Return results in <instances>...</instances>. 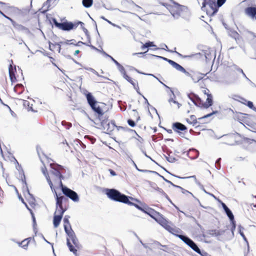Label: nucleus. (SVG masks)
Instances as JSON below:
<instances>
[{
    "label": "nucleus",
    "mask_w": 256,
    "mask_h": 256,
    "mask_svg": "<svg viewBox=\"0 0 256 256\" xmlns=\"http://www.w3.org/2000/svg\"><path fill=\"white\" fill-rule=\"evenodd\" d=\"M104 191L107 196L110 200L114 202L126 204L128 205L132 204L131 200L140 202V200L138 199L123 194L115 188H106Z\"/></svg>",
    "instance_id": "1"
},
{
    "label": "nucleus",
    "mask_w": 256,
    "mask_h": 256,
    "mask_svg": "<svg viewBox=\"0 0 256 256\" xmlns=\"http://www.w3.org/2000/svg\"><path fill=\"white\" fill-rule=\"evenodd\" d=\"M86 96L88 103L92 110L94 112L98 118L100 119V118L104 114L102 108L100 106L98 105V102L96 100L91 92H87V93L86 94Z\"/></svg>",
    "instance_id": "2"
},
{
    "label": "nucleus",
    "mask_w": 256,
    "mask_h": 256,
    "mask_svg": "<svg viewBox=\"0 0 256 256\" xmlns=\"http://www.w3.org/2000/svg\"><path fill=\"white\" fill-rule=\"evenodd\" d=\"M201 9L210 16H214L218 10L216 0H203Z\"/></svg>",
    "instance_id": "3"
},
{
    "label": "nucleus",
    "mask_w": 256,
    "mask_h": 256,
    "mask_svg": "<svg viewBox=\"0 0 256 256\" xmlns=\"http://www.w3.org/2000/svg\"><path fill=\"white\" fill-rule=\"evenodd\" d=\"M50 166L51 168L50 173L58 178H64V176L63 174H66V170H68V174H69L68 169L62 165L56 164L55 167H52V164Z\"/></svg>",
    "instance_id": "4"
},
{
    "label": "nucleus",
    "mask_w": 256,
    "mask_h": 256,
    "mask_svg": "<svg viewBox=\"0 0 256 256\" xmlns=\"http://www.w3.org/2000/svg\"><path fill=\"white\" fill-rule=\"evenodd\" d=\"M174 4L173 6H168L167 9L169 10L171 14L176 19H178L180 17L182 7L184 6L178 4L173 0H170Z\"/></svg>",
    "instance_id": "5"
},
{
    "label": "nucleus",
    "mask_w": 256,
    "mask_h": 256,
    "mask_svg": "<svg viewBox=\"0 0 256 256\" xmlns=\"http://www.w3.org/2000/svg\"><path fill=\"white\" fill-rule=\"evenodd\" d=\"M16 163H17V164H18V168H19L17 169L20 171V178L22 180V182L23 184V190L24 191L26 190L28 194L30 196V198H32L34 200H35V198H34V196L33 194H31L30 192V190H29V189H28V184L26 183V176H25V175H24V172L22 168V167L18 163V162L16 160Z\"/></svg>",
    "instance_id": "6"
},
{
    "label": "nucleus",
    "mask_w": 256,
    "mask_h": 256,
    "mask_svg": "<svg viewBox=\"0 0 256 256\" xmlns=\"http://www.w3.org/2000/svg\"><path fill=\"white\" fill-rule=\"evenodd\" d=\"M78 23L80 22H71L66 20L64 22H60V26L58 28L59 29L64 31H70L74 28H76L78 26Z\"/></svg>",
    "instance_id": "7"
},
{
    "label": "nucleus",
    "mask_w": 256,
    "mask_h": 256,
    "mask_svg": "<svg viewBox=\"0 0 256 256\" xmlns=\"http://www.w3.org/2000/svg\"><path fill=\"white\" fill-rule=\"evenodd\" d=\"M62 194L67 198H70L74 202H78L80 197L78 194L74 190L68 188L62 192Z\"/></svg>",
    "instance_id": "8"
},
{
    "label": "nucleus",
    "mask_w": 256,
    "mask_h": 256,
    "mask_svg": "<svg viewBox=\"0 0 256 256\" xmlns=\"http://www.w3.org/2000/svg\"><path fill=\"white\" fill-rule=\"evenodd\" d=\"M55 192V198L56 200V212H59L60 210H66V209L63 208L62 203L64 200H66V198L62 196L60 194L58 195L56 192L54 190Z\"/></svg>",
    "instance_id": "9"
},
{
    "label": "nucleus",
    "mask_w": 256,
    "mask_h": 256,
    "mask_svg": "<svg viewBox=\"0 0 256 256\" xmlns=\"http://www.w3.org/2000/svg\"><path fill=\"white\" fill-rule=\"evenodd\" d=\"M222 24L225 28L227 30L228 36L234 38L236 42L238 43V41L240 39V34L236 30L230 28L224 20H222Z\"/></svg>",
    "instance_id": "10"
},
{
    "label": "nucleus",
    "mask_w": 256,
    "mask_h": 256,
    "mask_svg": "<svg viewBox=\"0 0 256 256\" xmlns=\"http://www.w3.org/2000/svg\"><path fill=\"white\" fill-rule=\"evenodd\" d=\"M172 128L176 132L179 134L180 136L183 137L182 134V131L187 130V127L184 124L180 122H174L172 124Z\"/></svg>",
    "instance_id": "11"
},
{
    "label": "nucleus",
    "mask_w": 256,
    "mask_h": 256,
    "mask_svg": "<svg viewBox=\"0 0 256 256\" xmlns=\"http://www.w3.org/2000/svg\"><path fill=\"white\" fill-rule=\"evenodd\" d=\"M65 212L66 210H60L59 212H57L59 213L58 214H56V212H54L53 218V224L55 228L58 227L60 225Z\"/></svg>",
    "instance_id": "12"
},
{
    "label": "nucleus",
    "mask_w": 256,
    "mask_h": 256,
    "mask_svg": "<svg viewBox=\"0 0 256 256\" xmlns=\"http://www.w3.org/2000/svg\"><path fill=\"white\" fill-rule=\"evenodd\" d=\"M100 124L103 129L106 130V134H110L114 130V126L110 125V122H108V118H105L102 120Z\"/></svg>",
    "instance_id": "13"
},
{
    "label": "nucleus",
    "mask_w": 256,
    "mask_h": 256,
    "mask_svg": "<svg viewBox=\"0 0 256 256\" xmlns=\"http://www.w3.org/2000/svg\"><path fill=\"white\" fill-rule=\"evenodd\" d=\"M218 202L220 204L224 210V211L226 214L229 218L230 221H232L234 220V215L232 212V210L228 207V206L225 203L222 202L221 200H218Z\"/></svg>",
    "instance_id": "14"
},
{
    "label": "nucleus",
    "mask_w": 256,
    "mask_h": 256,
    "mask_svg": "<svg viewBox=\"0 0 256 256\" xmlns=\"http://www.w3.org/2000/svg\"><path fill=\"white\" fill-rule=\"evenodd\" d=\"M140 204H135L131 202L132 204H130V206H133L138 210H141L145 214H148L150 208H149L146 204L142 203L140 201L138 202Z\"/></svg>",
    "instance_id": "15"
},
{
    "label": "nucleus",
    "mask_w": 256,
    "mask_h": 256,
    "mask_svg": "<svg viewBox=\"0 0 256 256\" xmlns=\"http://www.w3.org/2000/svg\"><path fill=\"white\" fill-rule=\"evenodd\" d=\"M245 12L251 18L256 20V6L246 8Z\"/></svg>",
    "instance_id": "16"
},
{
    "label": "nucleus",
    "mask_w": 256,
    "mask_h": 256,
    "mask_svg": "<svg viewBox=\"0 0 256 256\" xmlns=\"http://www.w3.org/2000/svg\"><path fill=\"white\" fill-rule=\"evenodd\" d=\"M182 9H181L180 17H182L186 20H190L191 14L190 12L188 9V7L184 6L182 7Z\"/></svg>",
    "instance_id": "17"
},
{
    "label": "nucleus",
    "mask_w": 256,
    "mask_h": 256,
    "mask_svg": "<svg viewBox=\"0 0 256 256\" xmlns=\"http://www.w3.org/2000/svg\"><path fill=\"white\" fill-rule=\"evenodd\" d=\"M12 26H14V27L18 30V31H23L26 34H30V30H29V29L26 27H25L24 26L22 25V24H17L16 22H14V20H13V22H12Z\"/></svg>",
    "instance_id": "18"
},
{
    "label": "nucleus",
    "mask_w": 256,
    "mask_h": 256,
    "mask_svg": "<svg viewBox=\"0 0 256 256\" xmlns=\"http://www.w3.org/2000/svg\"><path fill=\"white\" fill-rule=\"evenodd\" d=\"M214 104L213 97L212 94H208L207 96V98L205 103L202 104L204 108H208L212 106Z\"/></svg>",
    "instance_id": "19"
},
{
    "label": "nucleus",
    "mask_w": 256,
    "mask_h": 256,
    "mask_svg": "<svg viewBox=\"0 0 256 256\" xmlns=\"http://www.w3.org/2000/svg\"><path fill=\"white\" fill-rule=\"evenodd\" d=\"M224 232V230H210L206 232V234L212 236H218L222 235Z\"/></svg>",
    "instance_id": "20"
},
{
    "label": "nucleus",
    "mask_w": 256,
    "mask_h": 256,
    "mask_svg": "<svg viewBox=\"0 0 256 256\" xmlns=\"http://www.w3.org/2000/svg\"><path fill=\"white\" fill-rule=\"evenodd\" d=\"M147 214H148L150 216L155 220H157L158 218L161 215V214L160 212L156 211L154 210L152 208H150Z\"/></svg>",
    "instance_id": "21"
},
{
    "label": "nucleus",
    "mask_w": 256,
    "mask_h": 256,
    "mask_svg": "<svg viewBox=\"0 0 256 256\" xmlns=\"http://www.w3.org/2000/svg\"><path fill=\"white\" fill-rule=\"evenodd\" d=\"M147 214H148L150 216L155 220H157L158 218L161 215V214L160 212L156 211L154 210L152 208H150Z\"/></svg>",
    "instance_id": "22"
},
{
    "label": "nucleus",
    "mask_w": 256,
    "mask_h": 256,
    "mask_svg": "<svg viewBox=\"0 0 256 256\" xmlns=\"http://www.w3.org/2000/svg\"><path fill=\"white\" fill-rule=\"evenodd\" d=\"M169 232L180 238V236L183 235V232L178 228H172Z\"/></svg>",
    "instance_id": "23"
},
{
    "label": "nucleus",
    "mask_w": 256,
    "mask_h": 256,
    "mask_svg": "<svg viewBox=\"0 0 256 256\" xmlns=\"http://www.w3.org/2000/svg\"><path fill=\"white\" fill-rule=\"evenodd\" d=\"M200 54H204L206 58V62H210L212 59V56L211 53L209 50H203L202 51V53H197L194 56L196 55H200Z\"/></svg>",
    "instance_id": "24"
},
{
    "label": "nucleus",
    "mask_w": 256,
    "mask_h": 256,
    "mask_svg": "<svg viewBox=\"0 0 256 256\" xmlns=\"http://www.w3.org/2000/svg\"><path fill=\"white\" fill-rule=\"evenodd\" d=\"M238 232H239V234L242 236V238H243L244 240L246 243V245H247V247H248V252H249V250H250V246H249V244H248V241L247 240V238H246V237L244 236V232H243L244 228L242 226L239 225L238 226Z\"/></svg>",
    "instance_id": "25"
},
{
    "label": "nucleus",
    "mask_w": 256,
    "mask_h": 256,
    "mask_svg": "<svg viewBox=\"0 0 256 256\" xmlns=\"http://www.w3.org/2000/svg\"><path fill=\"white\" fill-rule=\"evenodd\" d=\"M188 246L196 253L200 252V248H198L197 244L192 240Z\"/></svg>",
    "instance_id": "26"
},
{
    "label": "nucleus",
    "mask_w": 256,
    "mask_h": 256,
    "mask_svg": "<svg viewBox=\"0 0 256 256\" xmlns=\"http://www.w3.org/2000/svg\"><path fill=\"white\" fill-rule=\"evenodd\" d=\"M64 230L66 234L70 238L76 236V234L71 226L70 228V229H68V227L64 226Z\"/></svg>",
    "instance_id": "27"
},
{
    "label": "nucleus",
    "mask_w": 256,
    "mask_h": 256,
    "mask_svg": "<svg viewBox=\"0 0 256 256\" xmlns=\"http://www.w3.org/2000/svg\"><path fill=\"white\" fill-rule=\"evenodd\" d=\"M66 244L68 246L69 250L70 252H72L75 256H76L77 254V250L76 249L72 244L70 243V240L67 238H66Z\"/></svg>",
    "instance_id": "28"
},
{
    "label": "nucleus",
    "mask_w": 256,
    "mask_h": 256,
    "mask_svg": "<svg viewBox=\"0 0 256 256\" xmlns=\"http://www.w3.org/2000/svg\"><path fill=\"white\" fill-rule=\"evenodd\" d=\"M124 78L128 82H129L131 84H132L134 89H139L138 82H136H136L132 80V78H131L128 75Z\"/></svg>",
    "instance_id": "29"
},
{
    "label": "nucleus",
    "mask_w": 256,
    "mask_h": 256,
    "mask_svg": "<svg viewBox=\"0 0 256 256\" xmlns=\"http://www.w3.org/2000/svg\"><path fill=\"white\" fill-rule=\"evenodd\" d=\"M56 0H47L45 2H44V4H43V6H42V8H44L45 7H46V8L44 9L43 10V11L42 12V13H46L47 11L48 10H49V8H50V6H51V2H55Z\"/></svg>",
    "instance_id": "30"
},
{
    "label": "nucleus",
    "mask_w": 256,
    "mask_h": 256,
    "mask_svg": "<svg viewBox=\"0 0 256 256\" xmlns=\"http://www.w3.org/2000/svg\"><path fill=\"white\" fill-rule=\"evenodd\" d=\"M158 166H160L161 167V168L162 169H163L165 172H168V174H170L172 175V176H174V177H176V178H180V179H184V178H196V176H188V177H181L180 176H176V174H172L171 172H168L165 168L160 166L158 164Z\"/></svg>",
    "instance_id": "31"
},
{
    "label": "nucleus",
    "mask_w": 256,
    "mask_h": 256,
    "mask_svg": "<svg viewBox=\"0 0 256 256\" xmlns=\"http://www.w3.org/2000/svg\"><path fill=\"white\" fill-rule=\"evenodd\" d=\"M194 97L196 98V100L194 102V104L199 108H204L202 104H204L201 98L198 96V95L194 94Z\"/></svg>",
    "instance_id": "32"
},
{
    "label": "nucleus",
    "mask_w": 256,
    "mask_h": 256,
    "mask_svg": "<svg viewBox=\"0 0 256 256\" xmlns=\"http://www.w3.org/2000/svg\"><path fill=\"white\" fill-rule=\"evenodd\" d=\"M171 66H172L177 70L182 72V71H185V68H184L174 60L172 62Z\"/></svg>",
    "instance_id": "33"
},
{
    "label": "nucleus",
    "mask_w": 256,
    "mask_h": 256,
    "mask_svg": "<svg viewBox=\"0 0 256 256\" xmlns=\"http://www.w3.org/2000/svg\"><path fill=\"white\" fill-rule=\"evenodd\" d=\"M171 66H172L177 70L182 72V71H185V68H184L174 60L172 62Z\"/></svg>",
    "instance_id": "34"
},
{
    "label": "nucleus",
    "mask_w": 256,
    "mask_h": 256,
    "mask_svg": "<svg viewBox=\"0 0 256 256\" xmlns=\"http://www.w3.org/2000/svg\"><path fill=\"white\" fill-rule=\"evenodd\" d=\"M176 188H180V190H181L182 193L184 194H190L198 202V203L200 204V205L202 207H204L201 204L198 198H196L192 192H188V190L184 189V188H182V187H181L180 186H178V187Z\"/></svg>",
    "instance_id": "35"
},
{
    "label": "nucleus",
    "mask_w": 256,
    "mask_h": 256,
    "mask_svg": "<svg viewBox=\"0 0 256 256\" xmlns=\"http://www.w3.org/2000/svg\"><path fill=\"white\" fill-rule=\"evenodd\" d=\"M156 46V45L154 44V42L148 41L146 42L144 44H143L141 46V49L144 50L145 48H148L151 47Z\"/></svg>",
    "instance_id": "36"
},
{
    "label": "nucleus",
    "mask_w": 256,
    "mask_h": 256,
    "mask_svg": "<svg viewBox=\"0 0 256 256\" xmlns=\"http://www.w3.org/2000/svg\"><path fill=\"white\" fill-rule=\"evenodd\" d=\"M180 239L181 240L184 242L187 246L192 240L191 238L184 234H183L182 236H180Z\"/></svg>",
    "instance_id": "37"
},
{
    "label": "nucleus",
    "mask_w": 256,
    "mask_h": 256,
    "mask_svg": "<svg viewBox=\"0 0 256 256\" xmlns=\"http://www.w3.org/2000/svg\"><path fill=\"white\" fill-rule=\"evenodd\" d=\"M117 68H118V70L119 72L122 74L124 78L128 76V74H126V71L125 70V68L121 64H118V65L117 66Z\"/></svg>",
    "instance_id": "38"
},
{
    "label": "nucleus",
    "mask_w": 256,
    "mask_h": 256,
    "mask_svg": "<svg viewBox=\"0 0 256 256\" xmlns=\"http://www.w3.org/2000/svg\"><path fill=\"white\" fill-rule=\"evenodd\" d=\"M93 4V0H82V6L86 8H90Z\"/></svg>",
    "instance_id": "39"
},
{
    "label": "nucleus",
    "mask_w": 256,
    "mask_h": 256,
    "mask_svg": "<svg viewBox=\"0 0 256 256\" xmlns=\"http://www.w3.org/2000/svg\"><path fill=\"white\" fill-rule=\"evenodd\" d=\"M151 186L162 196L166 195V193L162 190V189L158 187L155 183H152Z\"/></svg>",
    "instance_id": "40"
},
{
    "label": "nucleus",
    "mask_w": 256,
    "mask_h": 256,
    "mask_svg": "<svg viewBox=\"0 0 256 256\" xmlns=\"http://www.w3.org/2000/svg\"><path fill=\"white\" fill-rule=\"evenodd\" d=\"M228 96L230 98H231L236 101H240V100H242L246 102V99L237 94H231Z\"/></svg>",
    "instance_id": "41"
},
{
    "label": "nucleus",
    "mask_w": 256,
    "mask_h": 256,
    "mask_svg": "<svg viewBox=\"0 0 256 256\" xmlns=\"http://www.w3.org/2000/svg\"><path fill=\"white\" fill-rule=\"evenodd\" d=\"M150 56H154V57H156V58H160V59H162V60H164L166 61V62H167L168 64H170V65L172 64V62H173L172 60H171L170 59H168V58H166L165 57H164V56H156V55H154V54H149Z\"/></svg>",
    "instance_id": "42"
},
{
    "label": "nucleus",
    "mask_w": 256,
    "mask_h": 256,
    "mask_svg": "<svg viewBox=\"0 0 256 256\" xmlns=\"http://www.w3.org/2000/svg\"><path fill=\"white\" fill-rule=\"evenodd\" d=\"M70 218V216L68 215H66L64 216L63 222H64V226H65L66 227H70V228L71 225L70 224V222H69V218Z\"/></svg>",
    "instance_id": "43"
},
{
    "label": "nucleus",
    "mask_w": 256,
    "mask_h": 256,
    "mask_svg": "<svg viewBox=\"0 0 256 256\" xmlns=\"http://www.w3.org/2000/svg\"><path fill=\"white\" fill-rule=\"evenodd\" d=\"M156 221L162 226L167 222V220L163 217L162 214H161Z\"/></svg>",
    "instance_id": "44"
},
{
    "label": "nucleus",
    "mask_w": 256,
    "mask_h": 256,
    "mask_svg": "<svg viewBox=\"0 0 256 256\" xmlns=\"http://www.w3.org/2000/svg\"><path fill=\"white\" fill-rule=\"evenodd\" d=\"M246 104H244L245 105H246L247 106H248L250 108L254 110V111L256 112V107H255L254 105V104L250 100H246V102H245Z\"/></svg>",
    "instance_id": "45"
},
{
    "label": "nucleus",
    "mask_w": 256,
    "mask_h": 256,
    "mask_svg": "<svg viewBox=\"0 0 256 256\" xmlns=\"http://www.w3.org/2000/svg\"><path fill=\"white\" fill-rule=\"evenodd\" d=\"M218 110L212 111V112H210V114H206V115H204V116H202L201 118H198V120H202L203 119H205V118H210L211 116H212V115H214V114H218Z\"/></svg>",
    "instance_id": "46"
},
{
    "label": "nucleus",
    "mask_w": 256,
    "mask_h": 256,
    "mask_svg": "<svg viewBox=\"0 0 256 256\" xmlns=\"http://www.w3.org/2000/svg\"><path fill=\"white\" fill-rule=\"evenodd\" d=\"M116 128L118 130H122L124 131H126V132H134L135 133H136V132L134 130H132L128 127H124V126H116Z\"/></svg>",
    "instance_id": "47"
},
{
    "label": "nucleus",
    "mask_w": 256,
    "mask_h": 256,
    "mask_svg": "<svg viewBox=\"0 0 256 256\" xmlns=\"http://www.w3.org/2000/svg\"><path fill=\"white\" fill-rule=\"evenodd\" d=\"M18 198L24 204L25 206L27 208V210L30 212H32V210L29 208L27 204L24 202V198H22L20 194H18Z\"/></svg>",
    "instance_id": "48"
},
{
    "label": "nucleus",
    "mask_w": 256,
    "mask_h": 256,
    "mask_svg": "<svg viewBox=\"0 0 256 256\" xmlns=\"http://www.w3.org/2000/svg\"><path fill=\"white\" fill-rule=\"evenodd\" d=\"M30 214H31L32 220L34 230L35 231V229H36V219L34 214L33 212H30Z\"/></svg>",
    "instance_id": "49"
},
{
    "label": "nucleus",
    "mask_w": 256,
    "mask_h": 256,
    "mask_svg": "<svg viewBox=\"0 0 256 256\" xmlns=\"http://www.w3.org/2000/svg\"><path fill=\"white\" fill-rule=\"evenodd\" d=\"M166 160L170 163L174 162L177 160L174 156L168 155V156H164Z\"/></svg>",
    "instance_id": "50"
},
{
    "label": "nucleus",
    "mask_w": 256,
    "mask_h": 256,
    "mask_svg": "<svg viewBox=\"0 0 256 256\" xmlns=\"http://www.w3.org/2000/svg\"><path fill=\"white\" fill-rule=\"evenodd\" d=\"M230 222L232 224V227L230 228V230L232 232V235L234 236V230H236V222L234 220L232 221H230Z\"/></svg>",
    "instance_id": "51"
},
{
    "label": "nucleus",
    "mask_w": 256,
    "mask_h": 256,
    "mask_svg": "<svg viewBox=\"0 0 256 256\" xmlns=\"http://www.w3.org/2000/svg\"><path fill=\"white\" fill-rule=\"evenodd\" d=\"M59 181V186L62 192L65 190V188H67L68 187L63 184L62 182V180H64V178H58Z\"/></svg>",
    "instance_id": "52"
},
{
    "label": "nucleus",
    "mask_w": 256,
    "mask_h": 256,
    "mask_svg": "<svg viewBox=\"0 0 256 256\" xmlns=\"http://www.w3.org/2000/svg\"><path fill=\"white\" fill-rule=\"evenodd\" d=\"M190 119L192 120V122H190V124H192L193 126H195L198 122L196 118L194 115H191L190 116Z\"/></svg>",
    "instance_id": "53"
},
{
    "label": "nucleus",
    "mask_w": 256,
    "mask_h": 256,
    "mask_svg": "<svg viewBox=\"0 0 256 256\" xmlns=\"http://www.w3.org/2000/svg\"><path fill=\"white\" fill-rule=\"evenodd\" d=\"M73 244L76 247H78V240L76 238V236L70 238Z\"/></svg>",
    "instance_id": "54"
},
{
    "label": "nucleus",
    "mask_w": 256,
    "mask_h": 256,
    "mask_svg": "<svg viewBox=\"0 0 256 256\" xmlns=\"http://www.w3.org/2000/svg\"><path fill=\"white\" fill-rule=\"evenodd\" d=\"M194 94L191 93V94H188V97L193 102V104H194V102H195L196 101V98L194 97Z\"/></svg>",
    "instance_id": "55"
},
{
    "label": "nucleus",
    "mask_w": 256,
    "mask_h": 256,
    "mask_svg": "<svg viewBox=\"0 0 256 256\" xmlns=\"http://www.w3.org/2000/svg\"><path fill=\"white\" fill-rule=\"evenodd\" d=\"M226 2V0H216V4L218 7V8L221 7Z\"/></svg>",
    "instance_id": "56"
},
{
    "label": "nucleus",
    "mask_w": 256,
    "mask_h": 256,
    "mask_svg": "<svg viewBox=\"0 0 256 256\" xmlns=\"http://www.w3.org/2000/svg\"><path fill=\"white\" fill-rule=\"evenodd\" d=\"M176 48H174V52L176 53L179 56L182 57L183 58H192L194 56V54H192L189 56H183L181 54L179 53L178 52H176Z\"/></svg>",
    "instance_id": "57"
},
{
    "label": "nucleus",
    "mask_w": 256,
    "mask_h": 256,
    "mask_svg": "<svg viewBox=\"0 0 256 256\" xmlns=\"http://www.w3.org/2000/svg\"><path fill=\"white\" fill-rule=\"evenodd\" d=\"M10 12H20V10L14 6H8V8Z\"/></svg>",
    "instance_id": "58"
},
{
    "label": "nucleus",
    "mask_w": 256,
    "mask_h": 256,
    "mask_svg": "<svg viewBox=\"0 0 256 256\" xmlns=\"http://www.w3.org/2000/svg\"><path fill=\"white\" fill-rule=\"evenodd\" d=\"M127 122H128V124L130 126H131V127H132V128H134V126H136V122H134V120H132V119H130V118L128 119V121H127Z\"/></svg>",
    "instance_id": "59"
},
{
    "label": "nucleus",
    "mask_w": 256,
    "mask_h": 256,
    "mask_svg": "<svg viewBox=\"0 0 256 256\" xmlns=\"http://www.w3.org/2000/svg\"><path fill=\"white\" fill-rule=\"evenodd\" d=\"M141 150H142V154H144L149 159H150L152 162H154L156 164H158V163L156 162L150 156H148L146 153V152L144 151V150H143L142 149H141Z\"/></svg>",
    "instance_id": "60"
},
{
    "label": "nucleus",
    "mask_w": 256,
    "mask_h": 256,
    "mask_svg": "<svg viewBox=\"0 0 256 256\" xmlns=\"http://www.w3.org/2000/svg\"><path fill=\"white\" fill-rule=\"evenodd\" d=\"M162 226L168 232L170 231L171 228H172L168 224V221L166 223H164V225Z\"/></svg>",
    "instance_id": "61"
},
{
    "label": "nucleus",
    "mask_w": 256,
    "mask_h": 256,
    "mask_svg": "<svg viewBox=\"0 0 256 256\" xmlns=\"http://www.w3.org/2000/svg\"><path fill=\"white\" fill-rule=\"evenodd\" d=\"M176 98V96L174 97V98ZM168 102H172L174 104H177L178 106V108H179L180 107V106H181L180 104L177 101L175 100H174V96H173V98L171 97L169 100H168Z\"/></svg>",
    "instance_id": "62"
},
{
    "label": "nucleus",
    "mask_w": 256,
    "mask_h": 256,
    "mask_svg": "<svg viewBox=\"0 0 256 256\" xmlns=\"http://www.w3.org/2000/svg\"><path fill=\"white\" fill-rule=\"evenodd\" d=\"M201 256H211L210 254H208L207 252H205L204 250H201L200 249V252H198Z\"/></svg>",
    "instance_id": "63"
},
{
    "label": "nucleus",
    "mask_w": 256,
    "mask_h": 256,
    "mask_svg": "<svg viewBox=\"0 0 256 256\" xmlns=\"http://www.w3.org/2000/svg\"><path fill=\"white\" fill-rule=\"evenodd\" d=\"M220 160H221V158H218V159H217V160L216 162L215 166L218 170L220 169Z\"/></svg>",
    "instance_id": "64"
}]
</instances>
